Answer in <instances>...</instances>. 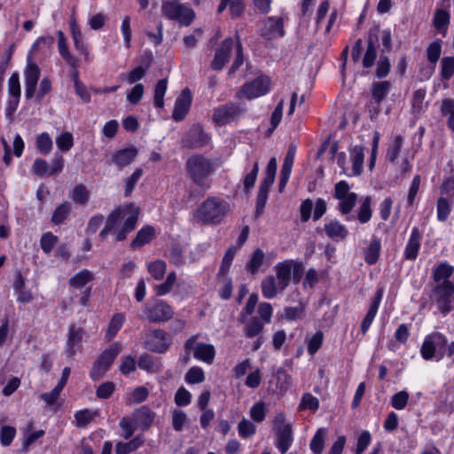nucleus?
<instances>
[{
  "label": "nucleus",
  "instance_id": "1",
  "mask_svg": "<svg viewBox=\"0 0 454 454\" xmlns=\"http://www.w3.org/2000/svg\"><path fill=\"white\" fill-rule=\"evenodd\" d=\"M139 208L132 203L124 204L114 209L107 216L106 224L100 231L102 239L112 235L115 241L127 239L129 233L135 230L138 220Z\"/></svg>",
  "mask_w": 454,
  "mask_h": 454
},
{
  "label": "nucleus",
  "instance_id": "2",
  "mask_svg": "<svg viewBox=\"0 0 454 454\" xmlns=\"http://www.w3.org/2000/svg\"><path fill=\"white\" fill-rule=\"evenodd\" d=\"M230 211V204L217 197H208L194 213V217L207 224H218Z\"/></svg>",
  "mask_w": 454,
  "mask_h": 454
},
{
  "label": "nucleus",
  "instance_id": "3",
  "mask_svg": "<svg viewBox=\"0 0 454 454\" xmlns=\"http://www.w3.org/2000/svg\"><path fill=\"white\" fill-rule=\"evenodd\" d=\"M189 177L203 192L210 187L208 177L214 172L212 161L202 155L191 156L185 164Z\"/></svg>",
  "mask_w": 454,
  "mask_h": 454
},
{
  "label": "nucleus",
  "instance_id": "4",
  "mask_svg": "<svg viewBox=\"0 0 454 454\" xmlns=\"http://www.w3.org/2000/svg\"><path fill=\"white\" fill-rule=\"evenodd\" d=\"M161 13L168 20H175L185 27L189 26L195 18L193 10L177 0H163Z\"/></svg>",
  "mask_w": 454,
  "mask_h": 454
},
{
  "label": "nucleus",
  "instance_id": "5",
  "mask_svg": "<svg viewBox=\"0 0 454 454\" xmlns=\"http://www.w3.org/2000/svg\"><path fill=\"white\" fill-rule=\"evenodd\" d=\"M58 49L60 56L71 67L70 76L74 82V90L78 96L82 98H85V89L83 84L79 81V60L71 55L68 50L67 37L62 31L57 33Z\"/></svg>",
  "mask_w": 454,
  "mask_h": 454
},
{
  "label": "nucleus",
  "instance_id": "6",
  "mask_svg": "<svg viewBox=\"0 0 454 454\" xmlns=\"http://www.w3.org/2000/svg\"><path fill=\"white\" fill-rule=\"evenodd\" d=\"M446 347V337L439 332H434L427 335L424 339L420 354L425 360L435 358L436 361H439L444 356Z\"/></svg>",
  "mask_w": 454,
  "mask_h": 454
},
{
  "label": "nucleus",
  "instance_id": "7",
  "mask_svg": "<svg viewBox=\"0 0 454 454\" xmlns=\"http://www.w3.org/2000/svg\"><path fill=\"white\" fill-rule=\"evenodd\" d=\"M277 172V160L271 158L266 167L264 177L262 180L256 198V215H260L266 205L268 193L273 184Z\"/></svg>",
  "mask_w": 454,
  "mask_h": 454
},
{
  "label": "nucleus",
  "instance_id": "8",
  "mask_svg": "<svg viewBox=\"0 0 454 454\" xmlns=\"http://www.w3.org/2000/svg\"><path fill=\"white\" fill-rule=\"evenodd\" d=\"M431 299L440 313L446 316L454 309V284L435 285Z\"/></svg>",
  "mask_w": 454,
  "mask_h": 454
},
{
  "label": "nucleus",
  "instance_id": "9",
  "mask_svg": "<svg viewBox=\"0 0 454 454\" xmlns=\"http://www.w3.org/2000/svg\"><path fill=\"white\" fill-rule=\"evenodd\" d=\"M121 350V345L118 342L112 344L107 349L103 351L98 358L93 364L90 371V378L94 380L102 378L108 371L112 363Z\"/></svg>",
  "mask_w": 454,
  "mask_h": 454
},
{
  "label": "nucleus",
  "instance_id": "10",
  "mask_svg": "<svg viewBox=\"0 0 454 454\" xmlns=\"http://www.w3.org/2000/svg\"><path fill=\"white\" fill-rule=\"evenodd\" d=\"M171 344V337L168 333L161 329L150 330L145 333L144 347L145 348L155 352L164 353Z\"/></svg>",
  "mask_w": 454,
  "mask_h": 454
},
{
  "label": "nucleus",
  "instance_id": "11",
  "mask_svg": "<svg viewBox=\"0 0 454 454\" xmlns=\"http://www.w3.org/2000/svg\"><path fill=\"white\" fill-rule=\"evenodd\" d=\"M197 336H192L184 342V349L186 352L185 360H188L190 350L193 348V356L196 359L202 361L207 364H211L214 362L215 356V347L211 344L200 342L197 343L196 346L193 348Z\"/></svg>",
  "mask_w": 454,
  "mask_h": 454
},
{
  "label": "nucleus",
  "instance_id": "12",
  "mask_svg": "<svg viewBox=\"0 0 454 454\" xmlns=\"http://www.w3.org/2000/svg\"><path fill=\"white\" fill-rule=\"evenodd\" d=\"M269 90L270 79L266 76H261L243 85L237 93V97L239 98H247L252 99L265 95Z\"/></svg>",
  "mask_w": 454,
  "mask_h": 454
},
{
  "label": "nucleus",
  "instance_id": "13",
  "mask_svg": "<svg viewBox=\"0 0 454 454\" xmlns=\"http://www.w3.org/2000/svg\"><path fill=\"white\" fill-rule=\"evenodd\" d=\"M146 318L152 323L165 322L169 320L174 311L170 305L164 301H156L153 305L144 308Z\"/></svg>",
  "mask_w": 454,
  "mask_h": 454
},
{
  "label": "nucleus",
  "instance_id": "14",
  "mask_svg": "<svg viewBox=\"0 0 454 454\" xmlns=\"http://www.w3.org/2000/svg\"><path fill=\"white\" fill-rule=\"evenodd\" d=\"M40 75L41 71L37 64L28 59L24 69L25 97L27 99L35 96Z\"/></svg>",
  "mask_w": 454,
  "mask_h": 454
},
{
  "label": "nucleus",
  "instance_id": "15",
  "mask_svg": "<svg viewBox=\"0 0 454 454\" xmlns=\"http://www.w3.org/2000/svg\"><path fill=\"white\" fill-rule=\"evenodd\" d=\"M241 112L242 110L239 105L235 103H227L215 109L213 120L217 125H226L235 121Z\"/></svg>",
  "mask_w": 454,
  "mask_h": 454
},
{
  "label": "nucleus",
  "instance_id": "16",
  "mask_svg": "<svg viewBox=\"0 0 454 454\" xmlns=\"http://www.w3.org/2000/svg\"><path fill=\"white\" fill-rule=\"evenodd\" d=\"M301 270L302 267L301 263L293 260H285L275 265L274 270L276 276L274 277L280 284L287 287L291 282L292 272L296 273Z\"/></svg>",
  "mask_w": 454,
  "mask_h": 454
},
{
  "label": "nucleus",
  "instance_id": "17",
  "mask_svg": "<svg viewBox=\"0 0 454 454\" xmlns=\"http://www.w3.org/2000/svg\"><path fill=\"white\" fill-rule=\"evenodd\" d=\"M390 89L389 82H377L372 84V100L369 105V111L372 117L377 115L380 111V105L386 98Z\"/></svg>",
  "mask_w": 454,
  "mask_h": 454
},
{
  "label": "nucleus",
  "instance_id": "18",
  "mask_svg": "<svg viewBox=\"0 0 454 454\" xmlns=\"http://www.w3.org/2000/svg\"><path fill=\"white\" fill-rule=\"evenodd\" d=\"M192 103V96L190 90L185 89L182 91L181 95L176 98L172 117L175 121H180L184 120L187 114Z\"/></svg>",
  "mask_w": 454,
  "mask_h": 454
},
{
  "label": "nucleus",
  "instance_id": "19",
  "mask_svg": "<svg viewBox=\"0 0 454 454\" xmlns=\"http://www.w3.org/2000/svg\"><path fill=\"white\" fill-rule=\"evenodd\" d=\"M262 294L266 299H273L286 287L280 284L274 276L265 277L261 283Z\"/></svg>",
  "mask_w": 454,
  "mask_h": 454
},
{
  "label": "nucleus",
  "instance_id": "20",
  "mask_svg": "<svg viewBox=\"0 0 454 454\" xmlns=\"http://www.w3.org/2000/svg\"><path fill=\"white\" fill-rule=\"evenodd\" d=\"M234 42L231 38L225 39L222 45L217 49L214 60L212 61V67L215 70H220L223 67L225 63L229 60L230 52L232 50Z\"/></svg>",
  "mask_w": 454,
  "mask_h": 454
},
{
  "label": "nucleus",
  "instance_id": "21",
  "mask_svg": "<svg viewBox=\"0 0 454 454\" xmlns=\"http://www.w3.org/2000/svg\"><path fill=\"white\" fill-rule=\"evenodd\" d=\"M454 272V267L447 262H440L433 270V278L435 285L454 284L450 278Z\"/></svg>",
  "mask_w": 454,
  "mask_h": 454
},
{
  "label": "nucleus",
  "instance_id": "22",
  "mask_svg": "<svg viewBox=\"0 0 454 454\" xmlns=\"http://www.w3.org/2000/svg\"><path fill=\"white\" fill-rule=\"evenodd\" d=\"M155 419V413L147 406H141L133 413V420L142 430L148 429Z\"/></svg>",
  "mask_w": 454,
  "mask_h": 454
},
{
  "label": "nucleus",
  "instance_id": "23",
  "mask_svg": "<svg viewBox=\"0 0 454 454\" xmlns=\"http://www.w3.org/2000/svg\"><path fill=\"white\" fill-rule=\"evenodd\" d=\"M208 140V135L200 126H193L186 136L185 145L192 148L202 147Z\"/></svg>",
  "mask_w": 454,
  "mask_h": 454
},
{
  "label": "nucleus",
  "instance_id": "24",
  "mask_svg": "<svg viewBox=\"0 0 454 454\" xmlns=\"http://www.w3.org/2000/svg\"><path fill=\"white\" fill-rule=\"evenodd\" d=\"M275 432L277 436V448L282 454H285L294 442L292 426H284Z\"/></svg>",
  "mask_w": 454,
  "mask_h": 454
},
{
  "label": "nucleus",
  "instance_id": "25",
  "mask_svg": "<svg viewBox=\"0 0 454 454\" xmlns=\"http://www.w3.org/2000/svg\"><path fill=\"white\" fill-rule=\"evenodd\" d=\"M382 295H383L382 290H378L375 297L372 301L369 310L361 324V332H362L363 335L366 334L367 331L369 330L372 323L373 322V320L377 315V312H378V309L380 307V303L382 299Z\"/></svg>",
  "mask_w": 454,
  "mask_h": 454
},
{
  "label": "nucleus",
  "instance_id": "26",
  "mask_svg": "<svg viewBox=\"0 0 454 454\" xmlns=\"http://www.w3.org/2000/svg\"><path fill=\"white\" fill-rule=\"evenodd\" d=\"M137 150L131 146L117 151L112 157V163L121 168L129 165L137 157Z\"/></svg>",
  "mask_w": 454,
  "mask_h": 454
},
{
  "label": "nucleus",
  "instance_id": "27",
  "mask_svg": "<svg viewBox=\"0 0 454 454\" xmlns=\"http://www.w3.org/2000/svg\"><path fill=\"white\" fill-rule=\"evenodd\" d=\"M421 236L418 228H413L404 249V257L413 261L417 258L420 247Z\"/></svg>",
  "mask_w": 454,
  "mask_h": 454
},
{
  "label": "nucleus",
  "instance_id": "28",
  "mask_svg": "<svg viewBox=\"0 0 454 454\" xmlns=\"http://www.w3.org/2000/svg\"><path fill=\"white\" fill-rule=\"evenodd\" d=\"M295 154V147L291 146L287 153L286 155L284 163L282 165L281 172H280V182H279V190L280 192L286 185L288 179L290 177L292 168L294 160Z\"/></svg>",
  "mask_w": 454,
  "mask_h": 454
},
{
  "label": "nucleus",
  "instance_id": "29",
  "mask_svg": "<svg viewBox=\"0 0 454 454\" xmlns=\"http://www.w3.org/2000/svg\"><path fill=\"white\" fill-rule=\"evenodd\" d=\"M82 329L71 325L66 348L68 356L74 355L76 350L82 347Z\"/></svg>",
  "mask_w": 454,
  "mask_h": 454
},
{
  "label": "nucleus",
  "instance_id": "30",
  "mask_svg": "<svg viewBox=\"0 0 454 454\" xmlns=\"http://www.w3.org/2000/svg\"><path fill=\"white\" fill-rule=\"evenodd\" d=\"M324 229L326 235L334 240L344 239L348 234L347 228L336 220L325 223Z\"/></svg>",
  "mask_w": 454,
  "mask_h": 454
},
{
  "label": "nucleus",
  "instance_id": "31",
  "mask_svg": "<svg viewBox=\"0 0 454 454\" xmlns=\"http://www.w3.org/2000/svg\"><path fill=\"white\" fill-rule=\"evenodd\" d=\"M155 237V229L151 225L144 226L137 233L136 238L132 240L130 246L133 248L141 247L150 243Z\"/></svg>",
  "mask_w": 454,
  "mask_h": 454
},
{
  "label": "nucleus",
  "instance_id": "32",
  "mask_svg": "<svg viewBox=\"0 0 454 454\" xmlns=\"http://www.w3.org/2000/svg\"><path fill=\"white\" fill-rule=\"evenodd\" d=\"M245 170L247 173L244 176V188L247 192H248L253 188L257 178V175L259 172L258 160H248Z\"/></svg>",
  "mask_w": 454,
  "mask_h": 454
},
{
  "label": "nucleus",
  "instance_id": "33",
  "mask_svg": "<svg viewBox=\"0 0 454 454\" xmlns=\"http://www.w3.org/2000/svg\"><path fill=\"white\" fill-rule=\"evenodd\" d=\"M352 161V174L348 176H360L363 172L364 153V148L361 146H355L350 152Z\"/></svg>",
  "mask_w": 454,
  "mask_h": 454
},
{
  "label": "nucleus",
  "instance_id": "34",
  "mask_svg": "<svg viewBox=\"0 0 454 454\" xmlns=\"http://www.w3.org/2000/svg\"><path fill=\"white\" fill-rule=\"evenodd\" d=\"M264 26L266 29L264 35L269 37L282 36L284 35L283 20L281 18L270 17L265 20Z\"/></svg>",
  "mask_w": 454,
  "mask_h": 454
},
{
  "label": "nucleus",
  "instance_id": "35",
  "mask_svg": "<svg viewBox=\"0 0 454 454\" xmlns=\"http://www.w3.org/2000/svg\"><path fill=\"white\" fill-rule=\"evenodd\" d=\"M381 249L380 240L376 237H372L370 244L364 251V261L366 263L372 265L377 262Z\"/></svg>",
  "mask_w": 454,
  "mask_h": 454
},
{
  "label": "nucleus",
  "instance_id": "36",
  "mask_svg": "<svg viewBox=\"0 0 454 454\" xmlns=\"http://www.w3.org/2000/svg\"><path fill=\"white\" fill-rule=\"evenodd\" d=\"M340 202L338 204V209L342 215H348L353 207H355L357 201V195L355 192H351L347 197H343L342 199L338 200ZM355 219L353 215H347L346 220L351 221Z\"/></svg>",
  "mask_w": 454,
  "mask_h": 454
},
{
  "label": "nucleus",
  "instance_id": "37",
  "mask_svg": "<svg viewBox=\"0 0 454 454\" xmlns=\"http://www.w3.org/2000/svg\"><path fill=\"white\" fill-rule=\"evenodd\" d=\"M452 200L440 196L436 203L437 220L441 223L446 222L450 215Z\"/></svg>",
  "mask_w": 454,
  "mask_h": 454
},
{
  "label": "nucleus",
  "instance_id": "38",
  "mask_svg": "<svg viewBox=\"0 0 454 454\" xmlns=\"http://www.w3.org/2000/svg\"><path fill=\"white\" fill-rule=\"evenodd\" d=\"M71 211L72 204L69 201H64L53 211L51 222L56 225L63 223L69 216Z\"/></svg>",
  "mask_w": 454,
  "mask_h": 454
},
{
  "label": "nucleus",
  "instance_id": "39",
  "mask_svg": "<svg viewBox=\"0 0 454 454\" xmlns=\"http://www.w3.org/2000/svg\"><path fill=\"white\" fill-rule=\"evenodd\" d=\"M372 216V198L370 196H366L362 199L360 207L357 210L356 218L361 223H366L371 220Z\"/></svg>",
  "mask_w": 454,
  "mask_h": 454
},
{
  "label": "nucleus",
  "instance_id": "40",
  "mask_svg": "<svg viewBox=\"0 0 454 454\" xmlns=\"http://www.w3.org/2000/svg\"><path fill=\"white\" fill-rule=\"evenodd\" d=\"M144 442V439L141 436H136L129 442H117L115 448L116 454H129L137 450Z\"/></svg>",
  "mask_w": 454,
  "mask_h": 454
},
{
  "label": "nucleus",
  "instance_id": "41",
  "mask_svg": "<svg viewBox=\"0 0 454 454\" xmlns=\"http://www.w3.org/2000/svg\"><path fill=\"white\" fill-rule=\"evenodd\" d=\"M264 324L258 317H253L247 322L244 328V333L247 338H254L258 336L263 330Z\"/></svg>",
  "mask_w": 454,
  "mask_h": 454
},
{
  "label": "nucleus",
  "instance_id": "42",
  "mask_svg": "<svg viewBox=\"0 0 454 454\" xmlns=\"http://www.w3.org/2000/svg\"><path fill=\"white\" fill-rule=\"evenodd\" d=\"M264 261V253L262 249L257 248L253 253L250 260L246 264V269L251 274L258 272L260 267L262 265Z\"/></svg>",
  "mask_w": 454,
  "mask_h": 454
},
{
  "label": "nucleus",
  "instance_id": "43",
  "mask_svg": "<svg viewBox=\"0 0 454 454\" xmlns=\"http://www.w3.org/2000/svg\"><path fill=\"white\" fill-rule=\"evenodd\" d=\"M124 321H125V317L122 314L117 313V314L114 315V317H112V319L109 323V325H108V328H107V331L106 333V338L108 340H111L117 334V333L122 327Z\"/></svg>",
  "mask_w": 454,
  "mask_h": 454
},
{
  "label": "nucleus",
  "instance_id": "44",
  "mask_svg": "<svg viewBox=\"0 0 454 454\" xmlns=\"http://www.w3.org/2000/svg\"><path fill=\"white\" fill-rule=\"evenodd\" d=\"M403 147V137L396 136L394 137L387 152V159L393 164L397 165V158Z\"/></svg>",
  "mask_w": 454,
  "mask_h": 454
},
{
  "label": "nucleus",
  "instance_id": "45",
  "mask_svg": "<svg viewBox=\"0 0 454 454\" xmlns=\"http://www.w3.org/2000/svg\"><path fill=\"white\" fill-rule=\"evenodd\" d=\"M167 270V264L162 260H155L147 263V270L156 280L163 278Z\"/></svg>",
  "mask_w": 454,
  "mask_h": 454
},
{
  "label": "nucleus",
  "instance_id": "46",
  "mask_svg": "<svg viewBox=\"0 0 454 454\" xmlns=\"http://www.w3.org/2000/svg\"><path fill=\"white\" fill-rule=\"evenodd\" d=\"M441 113L442 115L448 116V127L454 132V99H443L441 106Z\"/></svg>",
  "mask_w": 454,
  "mask_h": 454
},
{
  "label": "nucleus",
  "instance_id": "47",
  "mask_svg": "<svg viewBox=\"0 0 454 454\" xmlns=\"http://www.w3.org/2000/svg\"><path fill=\"white\" fill-rule=\"evenodd\" d=\"M168 81L167 79H161L158 81L154 88V106L157 108H162L164 106V96L167 91Z\"/></svg>",
  "mask_w": 454,
  "mask_h": 454
},
{
  "label": "nucleus",
  "instance_id": "48",
  "mask_svg": "<svg viewBox=\"0 0 454 454\" xmlns=\"http://www.w3.org/2000/svg\"><path fill=\"white\" fill-rule=\"evenodd\" d=\"M377 58V48L374 42L370 38L367 43L365 53L363 58V67L370 68L374 65Z\"/></svg>",
  "mask_w": 454,
  "mask_h": 454
},
{
  "label": "nucleus",
  "instance_id": "49",
  "mask_svg": "<svg viewBox=\"0 0 454 454\" xmlns=\"http://www.w3.org/2000/svg\"><path fill=\"white\" fill-rule=\"evenodd\" d=\"M325 434L326 431L325 428H319L311 439L309 446L314 454H322Z\"/></svg>",
  "mask_w": 454,
  "mask_h": 454
},
{
  "label": "nucleus",
  "instance_id": "50",
  "mask_svg": "<svg viewBox=\"0 0 454 454\" xmlns=\"http://www.w3.org/2000/svg\"><path fill=\"white\" fill-rule=\"evenodd\" d=\"M148 67L149 64L145 66H138L134 69L125 73L123 75L126 82L129 84H132L140 81L145 75Z\"/></svg>",
  "mask_w": 454,
  "mask_h": 454
},
{
  "label": "nucleus",
  "instance_id": "51",
  "mask_svg": "<svg viewBox=\"0 0 454 454\" xmlns=\"http://www.w3.org/2000/svg\"><path fill=\"white\" fill-rule=\"evenodd\" d=\"M8 95L9 98H20L21 96L20 74L18 72H13L8 79Z\"/></svg>",
  "mask_w": 454,
  "mask_h": 454
},
{
  "label": "nucleus",
  "instance_id": "52",
  "mask_svg": "<svg viewBox=\"0 0 454 454\" xmlns=\"http://www.w3.org/2000/svg\"><path fill=\"white\" fill-rule=\"evenodd\" d=\"M137 365L140 369L148 372H156L160 371V364L147 354L142 355L139 357Z\"/></svg>",
  "mask_w": 454,
  "mask_h": 454
},
{
  "label": "nucleus",
  "instance_id": "53",
  "mask_svg": "<svg viewBox=\"0 0 454 454\" xmlns=\"http://www.w3.org/2000/svg\"><path fill=\"white\" fill-rule=\"evenodd\" d=\"M450 14L449 12L438 9L434 17V25L438 31L446 28L450 23Z\"/></svg>",
  "mask_w": 454,
  "mask_h": 454
},
{
  "label": "nucleus",
  "instance_id": "54",
  "mask_svg": "<svg viewBox=\"0 0 454 454\" xmlns=\"http://www.w3.org/2000/svg\"><path fill=\"white\" fill-rule=\"evenodd\" d=\"M426 94L425 89H419L413 93L411 99V111L413 114H419L424 109Z\"/></svg>",
  "mask_w": 454,
  "mask_h": 454
},
{
  "label": "nucleus",
  "instance_id": "55",
  "mask_svg": "<svg viewBox=\"0 0 454 454\" xmlns=\"http://www.w3.org/2000/svg\"><path fill=\"white\" fill-rule=\"evenodd\" d=\"M121 428V435L124 439H129L132 436L136 430V423L133 419L129 417H124L121 419L119 423Z\"/></svg>",
  "mask_w": 454,
  "mask_h": 454
},
{
  "label": "nucleus",
  "instance_id": "56",
  "mask_svg": "<svg viewBox=\"0 0 454 454\" xmlns=\"http://www.w3.org/2000/svg\"><path fill=\"white\" fill-rule=\"evenodd\" d=\"M454 74V57H444L441 60V75L444 80H450Z\"/></svg>",
  "mask_w": 454,
  "mask_h": 454
},
{
  "label": "nucleus",
  "instance_id": "57",
  "mask_svg": "<svg viewBox=\"0 0 454 454\" xmlns=\"http://www.w3.org/2000/svg\"><path fill=\"white\" fill-rule=\"evenodd\" d=\"M420 176L417 175L413 177L411 186L407 194V207H412L415 204L416 197L418 195L420 186Z\"/></svg>",
  "mask_w": 454,
  "mask_h": 454
},
{
  "label": "nucleus",
  "instance_id": "58",
  "mask_svg": "<svg viewBox=\"0 0 454 454\" xmlns=\"http://www.w3.org/2000/svg\"><path fill=\"white\" fill-rule=\"evenodd\" d=\"M238 251V247L235 246H232L228 248L226 253L223 255V258L222 260V263L219 269V273L222 275H225L227 271L229 270L231 262L234 259V256Z\"/></svg>",
  "mask_w": 454,
  "mask_h": 454
},
{
  "label": "nucleus",
  "instance_id": "59",
  "mask_svg": "<svg viewBox=\"0 0 454 454\" xmlns=\"http://www.w3.org/2000/svg\"><path fill=\"white\" fill-rule=\"evenodd\" d=\"M36 147L43 154H48L51 151L52 140L48 133L43 132L37 137Z\"/></svg>",
  "mask_w": 454,
  "mask_h": 454
},
{
  "label": "nucleus",
  "instance_id": "60",
  "mask_svg": "<svg viewBox=\"0 0 454 454\" xmlns=\"http://www.w3.org/2000/svg\"><path fill=\"white\" fill-rule=\"evenodd\" d=\"M205 380L204 371L198 366L192 367L185 375V381L189 384H198Z\"/></svg>",
  "mask_w": 454,
  "mask_h": 454
},
{
  "label": "nucleus",
  "instance_id": "61",
  "mask_svg": "<svg viewBox=\"0 0 454 454\" xmlns=\"http://www.w3.org/2000/svg\"><path fill=\"white\" fill-rule=\"evenodd\" d=\"M176 280V272H174V271L169 272L167 276L166 281L156 286V288H155L156 294L158 295H165V294H168L171 291Z\"/></svg>",
  "mask_w": 454,
  "mask_h": 454
},
{
  "label": "nucleus",
  "instance_id": "62",
  "mask_svg": "<svg viewBox=\"0 0 454 454\" xmlns=\"http://www.w3.org/2000/svg\"><path fill=\"white\" fill-rule=\"evenodd\" d=\"M319 407V401L317 397L312 395L310 393H306L302 395L301 403L299 405L300 410L309 409L312 411H316Z\"/></svg>",
  "mask_w": 454,
  "mask_h": 454
},
{
  "label": "nucleus",
  "instance_id": "63",
  "mask_svg": "<svg viewBox=\"0 0 454 454\" xmlns=\"http://www.w3.org/2000/svg\"><path fill=\"white\" fill-rule=\"evenodd\" d=\"M239 434L243 438L254 435L256 432V427L248 419H243L238 425Z\"/></svg>",
  "mask_w": 454,
  "mask_h": 454
},
{
  "label": "nucleus",
  "instance_id": "64",
  "mask_svg": "<svg viewBox=\"0 0 454 454\" xmlns=\"http://www.w3.org/2000/svg\"><path fill=\"white\" fill-rule=\"evenodd\" d=\"M148 394L149 392L146 387H137L127 396V401L129 403H139L147 398Z\"/></svg>",
  "mask_w": 454,
  "mask_h": 454
}]
</instances>
